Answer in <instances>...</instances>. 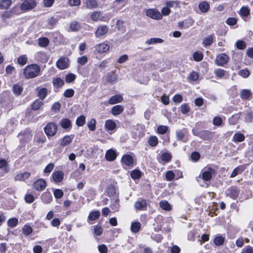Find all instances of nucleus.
<instances>
[{"mask_svg":"<svg viewBox=\"0 0 253 253\" xmlns=\"http://www.w3.org/2000/svg\"><path fill=\"white\" fill-rule=\"evenodd\" d=\"M198 78H199L198 73H197L196 72H194V71L192 72L190 74L189 76H188V79L190 81H197Z\"/></svg>","mask_w":253,"mask_h":253,"instance_id":"nucleus-59","label":"nucleus"},{"mask_svg":"<svg viewBox=\"0 0 253 253\" xmlns=\"http://www.w3.org/2000/svg\"><path fill=\"white\" fill-rule=\"evenodd\" d=\"M40 71L41 68L39 65L36 64H32L25 67L23 74L26 78L31 79L38 76Z\"/></svg>","mask_w":253,"mask_h":253,"instance_id":"nucleus-1","label":"nucleus"},{"mask_svg":"<svg viewBox=\"0 0 253 253\" xmlns=\"http://www.w3.org/2000/svg\"><path fill=\"white\" fill-rule=\"evenodd\" d=\"M250 13V10L247 6H243L240 10V14L242 16L247 17Z\"/></svg>","mask_w":253,"mask_h":253,"instance_id":"nucleus-44","label":"nucleus"},{"mask_svg":"<svg viewBox=\"0 0 253 253\" xmlns=\"http://www.w3.org/2000/svg\"><path fill=\"white\" fill-rule=\"evenodd\" d=\"M238 74L241 77L246 78L249 76L250 73L249 71L247 69H243L239 72Z\"/></svg>","mask_w":253,"mask_h":253,"instance_id":"nucleus-62","label":"nucleus"},{"mask_svg":"<svg viewBox=\"0 0 253 253\" xmlns=\"http://www.w3.org/2000/svg\"><path fill=\"white\" fill-rule=\"evenodd\" d=\"M108 27L105 25H101L97 27L95 32L96 38H100L105 35L108 32Z\"/></svg>","mask_w":253,"mask_h":253,"instance_id":"nucleus-10","label":"nucleus"},{"mask_svg":"<svg viewBox=\"0 0 253 253\" xmlns=\"http://www.w3.org/2000/svg\"><path fill=\"white\" fill-rule=\"evenodd\" d=\"M228 56L225 53H220L217 55L215 60V63L218 66H222L226 64L229 61Z\"/></svg>","mask_w":253,"mask_h":253,"instance_id":"nucleus-5","label":"nucleus"},{"mask_svg":"<svg viewBox=\"0 0 253 253\" xmlns=\"http://www.w3.org/2000/svg\"><path fill=\"white\" fill-rule=\"evenodd\" d=\"M69 60L66 57H61L56 62V66L60 70L66 69L69 66Z\"/></svg>","mask_w":253,"mask_h":253,"instance_id":"nucleus-9","label":"nucleus"},{"mask_svg":"<svg viewBox=\"0 0 253 253\" xmlns=\"http://www.w3.org/2000/svg\"><path fill=\"white\" fill-rule=\"evenodd\" d=\"M57 130V125L54 123H49L44 127V130L48 137L54 136Z\"/></svg>","mask_w":253,"mask_h":253,"instance_id":"nucleus-3","label":"nucleus"},{"mask_svg":"<svg viewBox=\"0 0 253 253\" xmlns=\"http://www.w3.org/2000/svg\"><path fill=\"white\" fill-rule=\"evenodd\" d=\"M33 185L34 188L36 190L42 191L45 188L46 182L44 179L40 178L35 181Z\"/></svg>","mask_w":253,"mask_h":253,"instance_id":"nucleus-8","label":"nucleus"},{"mask_svg":"<svg viewBox=\"0 0 253 253\" xmlns=\"http://www.w3.org/2000/svg\"><path fill=\"white\" fill-rule=\"evenodd\" d=\"M80 28V25L77 21H73L70 24V28L73 31H78Z\"/></svg>","mask_w":253,"mask_h":253,"instance_id":"nucleus-52","label":"nucleus"},{"mask_svg":"<svg viewBox=\"0 0 253 253\" xmlns=\"http://www.w3.org/2000/svg\"><path fill=\"white\" fill-rule=\"evenodd\" d=\"M111 201V204L110 205V207L113 212L118 211L120 208L119 198L118 197L112 199Z\"/></svg>","mask_w":253,"mask_h":253,"instance_id":"nucleus-15","label":"nucleus"},{"mask_svg":"<svg viewBox=\"0 0 253 253\" xmlns=\"http://www.w3.org/2000/svg\"><path fill=\"white\" fill-rule=\"evenodd\" d=\"M244 169V167L243 166H239L236 167L232 171L230 177L232 178L234 177L238 174H240L242 173Z\"/></svg>","mask_w":253,"mask_h":253,"instance_id":"nucleus-31","label":"nucleus"},{"mask_svg":"<svg viewBox=\"0 0 253 253\" xmlns=\"http://www.w3.org/2000/svg\"><path fill=\"white\" fill-rule=\"evenodd\" d=\"M168 129V127L166 126L159 125L157 127V132L161 134L166 133Z\"/></svg>","mask_w":253,"mask_h":253,"instance_id":"nucleus-56","label":"nucleus"},{"mask_svg":"<svg viewBox=\"0 0 253 253\" xmlns=\"http://www.w3.org/2000/svg\"><path fill=\"white\" fill-rule=\"evenodd\" d=\"M192 132L194 135L198 136L202 138H204V135L205 134L208 133V131H198L195 128H193L192 129Z\"/></svg>","mask_w":253,"mask_h":253,"instance_id":"nucleus-46","label":"nucleus"},{"mask_svg":"<svg viewBox=\"0 0 253 253\" xmlns=\"http://www.w3.org/2000/svg\"><path fill=\"white\" fill-rule=\"evenodd\" d=\"M245 140V136L240 132H236L233 136V141L235 142H242Z\"/></svg>","mask_w":253,"mask_h":253,"instance_id":"nucleus-29","label":"nucleus"},{"mask_svg":"<svg viewBox=\"0 0 253 253\" xmlns=\"http://www.w3.org/2000/svg\"><path fill=\"white\" fill-rule=\"evenodd\" d=\"M171 156L170 154L168 153H164L161 156V159L162 161L168 163L171 160Z\"/></svg>","mask_w":253,"mask_h":253,"instance_id":"nucleus-50","label":"nucleus"},{"mask_svg":"<svg viewBox=\"0 0 253 253\" xmlns=\"http://www.w3.org/2000/svg\"><path fill=\"white\" fill-rule=\"evenodd\" d=\"M163 40L160 38H153L147 40L145 43L147 44H153L157 43H162Z\"/></svg>","mask_w":253,"mask_h":253,"instance_id":"nucleus-40","label":"nucleus"},{"mask_svg":"<svg viewBox=\"0 0 253 253\" xmlns=\"http://www.w3.org/2000/svg\"><path fill=\"white\" fill-rule=\"evenodd\" d=\"M224 240L225 239L222 236H217L214 239V243L217 246H221L223 244Z\"/></svg>","mask_w":253,"mask_h":253,"instance_id":"nucleus-42","label":"nucleus"},{"mask_svg":"<svg viewBox=\"0 0 253 253\" xmlns=\"http://www.w3.org/2000/svg\"><path fill=\"white\" fill-rule=\"evenodd\" d=\"M193 59L196 61H200L203 59V54L200 51H196L193 54Z\"/></svg>","mask_w":253,"mask_h":253,"instance_id":"nucleus-49","label":"nucleus"},{"mask_svg":"<svg viewBox=\"0 0 253 253\" xmlns=\"http://www.w3.org/2000/svg\"><path fill=\"white\" fill-rule=\"evenodd\" d=\"M175 174L174 172L171 170L168 171L166 174V179L168 181H171L174 179Z\"/></svg>","mask_w":253,"mask_h":253,"instance_id":"nucleus-63","label":"nucleus"},{"mask_svg":"<svg viewBox=\"0 0 253 253\" xmlns=\"http://www.w3.org/2000/svg\"><path fill=\"white\" fill-rule=\"evenodd\" d=\"M18 222V220L17 218H10L7 221V225L9 227L11 228H13L17 225Z\"/></svg>","mask_w":253,"mask_h":253,"instance_id":"nucleus-47","label":"nucleus"},{"mask_svg":"<svg viewBox=\"0 0 253 253\" xmlns=\"http://www.w3.org/2000/svg\"><path fill=\"white\" fill-rule=\"evenodd\" d=\"M240 189L236 186H231L226 191V195L233 199H236L239 196Z\"/></svg>","mask_w":253,"mask_h":253,"instance_id":"nucleus-6","label":"nucleus"},{"mask_svg":"<svg viewBox=\"0 0 253 253\" xmlns=\"http://www.w3.org/2000/svg\"><path fill=\"white\" fill-rule=\"evenodd\" d=\"M110 48L109 45L103 42L97 44L95 47L96 50L99 53H103L107 51Z\"/></svg>","mask_w":253,"mask_h":253,"instance_id":"nucleus-13","label":"nucleus"},{"mask_svg":"<svg viewBox=\"0 0 253 253\" xmlns=\"http://www.w3.org/2000/svg\"><path fill=\"white\" fill-rule=\"evenodd\" d=\"M131 231L133 233L138 232L141 228V223L139 222H132L131 225Z\"/></svg>","mask_w":253,"mask_h":253,"instance_id":"nucleus-37","label":"nucleus"},{"mask_svg":"<svg viewBox=\"0 0 253 253\" xmlns=\"http://www.w3.org/2000/svg\"><path fill=\"white\" fill-rule=\"evenodd\" d=\"M60 125L64 128H68L71 126V122L68 119H62L60 122Z\"/></svg>","mask_w":253,"mask_h":253,"instance_id":"nucleus-36","label":"nucleus"},{"mask_svg":"<svg viewBox=\"0 0 253 253\" xmlns=\"http://www.w3.org/2000/svg\"><path fill=\"white\" fill-rule=\"evenodd\" d=\"M33 232L32 228L29 225L26 224L22 228V233L25 236H29Z\"/></svg>","mask_w":253,"mask_h":253,"instance_id":"nucleus-35","label":"nucleus"},{"mask_svg":"<svg viewBox=\"0 0 253 253\" xmlns=\"http://www.w3.org/2000/svg\"><path fill=\"white\" fill-rule=\"evenodd\" d=\"M122 163L127 166H131L133 164V159L129 155H124L121 160Z\"/></svg>","mask_w":253,"mask_h":253,"instance_id":"nucleus-14","label":"nucleus"},{"mask_svg":"<svg viewBox=\"0 0 253 253\" xmlns=\"http://www.w3.org/2000/svg\"><path fill=\"white\" fill-rule=\"evenodd\" d=\"M90 18L91 20L96 22L101 20L103 17L100 11H94L90 14Z\"/></svg>","mask_w":253,"mask_h":253,"instance_id":"nucleus-22","label":"nucleus"},{"mask_svg":"<svg viewBox=\"0 0 253 253\" xmlns=\"http://www.w3.org/2000/svg\"><path fill=\"white\" fill-rule=\"evenodd\" d=\"M252 93L250 89H242L241 90L240 97L243 100H250Z\"/></svg>","mask_w":253,"mask_h":253,"instance_id":"nucleus-18","label":"nucleus"},{"mask_svg":"<svg viewBox=\"0 0 253 253\" xmlns=\"http://www.w3.org/2000/svg\"><path fill=\"white\" fill-rule=\"evenodd\" d=\"M27 57L26 55H21L17 60L18 63L21 66H24L27 62Z\"/></svg>","mask_w":253,"mask_h":253,"instance_id":"nucleus-51","label":"nucleus"},{"mask_svg":"<svg viewBox=\"0 0 253 253\" xmlns=\"http://www.w3.org/2000/svg\"><path fill=\"white\" fill-rule=\"evenodd\" d=\"M73 139V137L70 135H66L61 140L60 145L63 147L66 146L72 142Z\"/></svg>","mask_w":253,"mask_h":253,"instance_id":"nucleus-24","label":"nucleus"},{"mask_svg":"<svg viewBox=\"0 0 253 253\" xmlns=\"http://www.w3.org/2000/svg\"><path fill=\"white\" fill-rule=\"evenodd\" d=\"M47 94V89L46 88L43 87L39 89L38 92V96L40 99H44Z\"/></svg>","mask_w":253,"mask_h":253,"instance_id":"nucleus-41","label":"nucleus"},{"mask_svg":"<svg viewBox=\"0 0 253 253\" xmlns=\"http://www.w3.org/2000/svg\"><path fill=\"white\" fill-rule=\"evenodd\" d=\"M215 174L214 170L210 167H206L203 169L199 175L196 178L198 182H199L200 179H202L204 181H210L212 177V175Z\"/></svg>","mask_w":253,"mask_h":253,"instance_id":"nucleus-2","label":"nucleus"},{"mask_svg":"<svg viewBox=\"0 0 253 253\" xmlns=\"http://www.w3.org/2000/svg\"><path fill=\"white\" fill-rule=\"evenodd\" d=\"M52 83L54 86L56 88L61 87L64 84L63 80L57 77L53 79Z\"/></svg>","mask_w":253,"mask_h":253,"instance_id":"nucleus-28","label":"nucleus"},{"mask_svg":"<svg viewBox=\"0 0 253 253\" xmlns=\"http://www.w3.org/2000/svg\"><path fill=\"white\" fill-rule=\"evenodd\" d=\"M87 126L90 130L94 131L96 128V121L94 119H91L87 123Z\"/></svg>","mask_w":253,"mask_h":253,"instance_id":"nucleus-48","label":"nucleus"},{"mask_svg":"<svg viewBox=\"0 0 253 253\" xmlns=\"http://www.w3.org/2000/svg\"><path fill=\"white\" fill-rule=\"evenodd\" d=\"M176 137L178 141H182L183 142L187 141L186 139L185 138V134L182 130H178L176 132Z\"/></svg>","mask_w":253,"mask_h":253,"instance_id":"nucleus-39","label":"nucleus"},{"mask_svg":"<svg viewBox=\"0 0 253 253\" xmlns=\"http://www.w3.org/2000/svg\"><path fill=\"white\" fill-rule=\"evenodd\" d=\"M237 47L239 49H244L246 47V43L243 41H238L236 42Z\"/></svg>","mask_w":253,"mask_h":253,"instance_id":"nucleus-61","label":"nucleus"},{"mask_svg":"<svg viewBox=\"0 0 253 253\" xmlns=\"http://www.w3.org/2000/svg\"><path fill=\"white\" fill-rule=\"evenodd\" d=\"M64 174L61 171L54 172L52 174V178L55 182H60L63 179Z\"/></svg>","mask_w":253,"mask_h":253,"instance_id":"nucleus-17","label":"nucleus"},{"mask_svg":"<svg viewBox=\"0 0 253 253\" xmlns=\"http://www.w3.org/2000/svg\"><path fill=\"white\" fill-rule=\"evenodd\" d=\"M148 143L151 146H156L158 143V138L156 136H150L148 139Z\"/></svg>","mask_w":253,"mask_h":253,"instance_id":"nucleus-43","label":"nucleus"},{"mask_svg":"<svg viewBox=\"0 0 253 253\" xmlns=\"http://www.w3.org/2000/svg\"><path fill=\"white\" fill-rule=\"evenodd\" d=\"M43 105V102L39 100H36L32 105V108L34 110H39Z\"/></svg>","mask_w":253,"mask_h":253,"instance_id":"nucleus-45","label":"nucleus"},{"mask_svg":"<svg viewBox=\"0 0 253 253\" xmlns=\"http://www.w3.org/2000/svg\"><path fill=\"white\" fill-rule=\"evenodd\" d=\"M116 157L117 155L116 152L112 149L108 150L105 154L106 159L108 161H114L116 159Z\"/></svg>","mask_w":253,"mask_h":253,"instance_id":"nucleus-20","label":"nucleus"},{"mask_svg":"<svg viewBox=\"0 0 253 253\" xmlns=\"http://www.w3.org/2000/svg\"><path fill=\"white\" fill-rule=\"evenodd\" d=\"M38 43L40 46L45 47L49 44V41L47 38H40L38 39Z\"/></svg>","mask_w":253,"mask_h":253,"instance_id":"nucleus-33","label":"nucleus"},{"mask_svg":"<svg viewBox=\"0 0 253 253\" xmlns=\"http://www.w3.org/2000/svg\"><path fill=\"white\" fill-rule=\"evenodd\" d=\"M213 35H209L204 38L203 41V44L205 46L211 45L213 42Z\"/></svg>","mask_w":253,"mask_h":253,"instance_id":"nucleus-32","label":"nucleus"},{"mask_svg":"<svg viewBox=\"0 0 253 253\" xmlns=\"http://www.w3.org/2000/svg\"><path fill=\"white\" fill-rule=\"evenodd\" d=\"M146 201L143 199H138L134 204V207L136 210L142 211L146 209Z\"/></svg>","mask_w":253,"mask_h":253,"instance_id":"nucleus-11","label":"nucleus"},{"mask_svg":"<svg viewBox=\"0 0 253 253\" xmlns=\"http://www.w3.org/2000/svg\"><path fill=\"white\" fill-rule=\"evenodd\" d=\"M106 191L110 200L118 198L119 196L118 189L112 185L108 186L106 189Z\"/></svg>","mask_w":253,"mask_h":253,"instance_id":"nucleus-4","label":"nucleus"},{"mask_svg":"<svg viewBox=\"0 0 253 253\" xmlns=\"http://www.w3.org/2000/svg\"><path fill=\"white\" fill-rule=\"evenodd\" d=\"M210 7V4L207 1H202L199 4V9L203 13L207 12L209 11Z\"/></svg>","mask_w":253,"mask_h":253,"instance_id":"nucleus-25","label":"nucleus"},{"mask_svg":"<svg viewBox=\"0 0 253 253\" xmlns=\"http://www.w3.org/2000/svg\"><path fill=\"white\" fill-rule=\"evenodd\" d=\"M105 127L107 131H112L116 128V124L114 121L108 120L105 122Z\"/></svg>","mask_w":253,"mask_h":253,"instance_id":"nucleus-21","label":"nucleus"},{"mask_svg":"<svg viewBox=\"0 0 253 253\" xmlns=\"http://www.w3.org/2000/svg\"><path fill=\"white\" fill-rule=\"evenodd\" d=\"M84 6L88 9H93L98 6V3L95 0H87L85 2Z\"/></svg>","mask_w":253,"mask_h":253,"instance_id":"nucleus-19","label":"nucleus"},{"mask_svg":"<svg viewBox=\"0 0 253 253\" xmlns=\"http://www.w3.org/2000/svg\"><path fill=\"white\" fill-rule=\"evenodd\" d=\"M100 215V213L99 211H95L90 212L87 217V220L89 222V221H94L97 219H98Z\"/></svg>","mask_w":253,"mask_h":253,"instance_id":"nucleus-26","label":"nucleus"},{"mask_svg":"<svg viewBox=\"0 0 253 253\" xmlns=\"http://www.w3.org/2000/svg\"><path fill=\"white\" fill-rule=\"evenodd\" d=\"M23 91V87L19 84H14L12 87L13 92L16 95H20Z\"/></svg>","mask_w":253,"mask_h":253,"instance_id":"nucleus-38","label":"nucleus"},{"mask_svg":"<svg viewBox=\"0 0 253 253\" xmlns=\"http://www.w3.org/2000/svg\"><path fill=\"white\" fill-rule=\"evenodd\" d=\"M30 173L28 172H25L18 174L15 176V180L18 181H23L29 177Z\"/></svg>","mask_w":253,"mask_h":253,"instance_id":"nucleus-27","label":"nucleus"},{"mask_svg":"<svg viewBox=\"0 0 253 253\" xmlns=\"http://www.w3.org/2000/svg\"><path fill=\"white\" fill-rule=\"evenodd\" d=\"M85 122V118L84 116L82 115L79 117L76 121V124L79 126H83Z\"/></svg>","mask_w":253,"mask_h":253,"instance_id":"nucleus-53","label":"nucleus"},{"mask_svg":"<svg viewBox=\"0 0 253 253\" xmlns=\"http://www.w3.org/2000/svg\"><path fill=\"white\" fill-rule=\"evenodd\" d=\"M124 110V108L122 105H116L112 108L111 113L114 116H117L121 114Z\"/></svg>","mask_w":253,"mask_h":253,"instance_id":"nucleus-23","label":"nucleus"},{"mask_svg":"<svg viewBox=\"0 0 253 253\" xmlns=\"http://www.w3.org/2000/svg\"><path fill=\"white\" fill-rule=\"evenodd\" d=\"M11 0H1L0 1V8L7 9L11 5Z\"/></svg>","mask_w":253,"mask_h":253,"instance_id":"nucleus-34","label":"nucleus"},{"mask_svg":"<svg viewBox=\"0 0 253 253\" xmlns=\"http://www.w3.org/2000/svg\"><path fill=\"white\" fill-rule=\"evenodd\" d=\"M76 75L73 74H68L65 77V81L68 83L73 82L76 79Z\"/></svg>","mask_w":253,"mask_h":253,"instance_id":"nucleus-57","label":"nucleus"},{"mask_svg":"<svg viewBox=\"0 0 253 253\" xmlns=\"http://www.w3.org/2000/svg\"><path fill=\"white\" fill-rule=\"evenodd\" d=\"M160 207L164 210L170 211L171 210V206L166 200L161 201L160 203Z\"/></svg>","mask_w":253,"mask_h":253,"instance_id":"nucleus-30","label":"nucleus"},{"mask_svg":"<svg viewBox=\"0 0 253 253\" xmlns=\"http://www.w3.org/2000/svg\"><path fill=\"white\" fill-rule=\"evenodd\" d=\"M131 176L133 179H137L141 176V172L138 170H134L131 173Z\"/></svg>","mask_w":253,"mask_h":253,"instance_id":"nucleus-60","label":"nucleus"},{"mask_svg":"<svg viewBox=\"0 0 253 253\" xmlns=\"http://www.w3.org/2000/svg\"><path fill=\"white\" fill-rule=\"evenodd\" d=\"M180 112L183 114H186L190 111V108L188 104H183L180 107Z\"/></svg>","mask_w":253,"mask_h":253,"instance_id":"nucleus-54","label":"nucleus"},{"mask_svg":"<svg viewBox=\"0 0 253 253\" xmlns=\"http://www.w3.org/2000/svg\"><path fill=\"white\" fill-rule=\"evenodd\" d=\"M146 15L153 19L160 20L162 19V15L155 9H149L146 11Z\"/></svg>","mask_w":253,"mask_h":253,"instance_id":"nucleus-7","label":"nucleus"},{"mask_svg":"<svg viewBox=\"0 0 253 253\" xmlns=\"http://www.w3.org/2000/svg\"><path fill=\"white\" fill-rule=\"evenodd\" d=\"M123 100V97L122 95L120 94H116L112 96L109 100L108 103L110 104L113 105L121 103Z\"/></svg>","mask_w":253,"mask_h":253,"instance_id":"nucleus-16","label":"nucleus"},{"mask_svg":"<svg viewBox=\"0 0 253 253\" xmlns=\"http://www.w3.org/2000/svg\"><path fill=\"white\" fill-rule=\"evenodd\" d=\"M75 93L74 90L72 89H67L65 90L63 95L67 98H70L74 96Z\"/></svg>","mask_w":253,"mask_h":253,"instance_id":"nucleus-55","label":"nucleus"},{"mask_svg":"<svg viewBox=\"0 0 253 253\" xmlns=\"http://www.w3.org/2000/svg\"><path fill=\"white\" fill-rule=\"evenodd\" d=\"M241 253H253V248L250 246H246L242 249Z\"/></svg>","mask_w":253,"mask_h":253,"instance_id":"nucleus-64","label":"nucleus"},{"mask_svg":"<svg viewBox=\"0 0 253 253\" xmlns=\"http://www.w3.org/2000/svg\"><path fill=\"white\" fill-rule=\"evenodd\" d=\"M41 199L44 204H49L52 201V195L50 192L46 191L42 194Z\"/></svg>","mask_w":253,"mask_h":253,"instance_id":"nucleus-12","label":"nucleus"},{"mask_svg":"<svg viewBox=\"0 0 253 253\" xmlns=\"http://www.w3.org/2000/svg\"><path fill=\"white\" fill-rule=\"evenodd\" d=\"M54 197L56 199H60L63 196V192L61 189H57L53 191Z\"/></svg>","mask_w":253,"mask_h":253,"instance_id":"nucleus-58","label":"nucleus"}]
</instances>
